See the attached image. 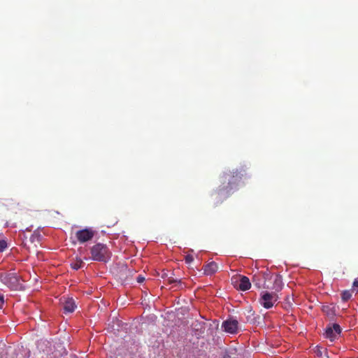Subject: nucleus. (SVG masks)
<instances>
[{"instance_id":"obj_1","label":"nucleus","mask_w":358,"mask_h":358,"mask_svg":"<svg viewBox=\"0 0 358 358\" xmlns=\"http://www.w3.org/2000/svg\"><path fill=\"white\" fill-rule=\"evenodd\" d=\"M243 167L224 172L220 178L221 185L213 195L224 194V198L238 188L239 182L245 174Z\"/></svg>"},{"instance_id":"obj_2","label":"nucleus","mask_w":358,"mask_h":358,"mask_svg":"<svg viewBox=\"0 0 358 358\" xmlns=\"http://www.w3.org/2000/svg\"><path fill=\"white\" fill-rule=\"evenodd\" d=\"M91 259L96 262H107L110 259L111 252L103 243H96L90 248Z\"/></svg>"},{"instance_id":"obj_3","label":"nucleus","mask_w":358,"mask_h":358,"mask_svg":"<svg viewBox=\"0 0 358 358\" xmlns=\"http://www.w3.org/2000/svg\"><path fill=\"white\" fill-rule=\"evenodd\" d=\"M0 281L13 290H17L22 287L19 278L15 273H0Z\"/></svg>"},{"instance_id":"obj_4","label":"nucleus","mask_w":358,"mask_h":358,"mask_svg":"<svg viewBox=\"0 0 358 358\" xmlns=\"http://www.w3.org/2000/svg\"><path fill=\"white\" fill-rule=\"evenodd\" d=\"M278 299V296L276 292L264 291L261 293L259 303L264 308L269 309L273 306Z\"/></svg>"},{"instance_id":"obj_5","label":"nucleus","mask_w":358,"mask_h":358,"mask_svg":"<svg viewBox=\"0 0 358 358\" xmlns=\"http://www.w3.org/2000/svg\"><path fill=\"white\" fill-rule=\"evenodd\" d=\"M96 234V231L91 228H85L83 229L78 230L76 232L75 236L77 241L80 243H84L87 241H91L94 235Z\"/></svg>"},{"instance_id":"obj_6","label":"nucleus","mask_w":358,"mask_h":358,"mask_svg":"<svg viewBox=\"0 0 358 358\" xmlns=\"http://www.w3.org/2000/svg\"><path fill=\"white\" fill-rule=\"evenodd\" d=\"M238 322L236 320L229 319L222 322L224 331L229 334H236L238 331Z\"/></svg>"},{"instance_id":"obj_7","label":"nucleus","mask_w":358,"mask_h":358,"mask_svg":"<svg viewBox=\"0 0 358 358\" xmlns=\"http://www.w3.org/2000/svg\"><path fill=\"white\" fill-rule=\"evenodd\" d=\"M62 303L66 313H73L77 307L75 301L72 298H64Z\"/></svg>"},{"instance_id":"obj_8","label":"nucleus","mask_w":358,"mask_h":358,"mask_svg":"<svg viewBox=\"0 0 358 358\" xmlns=\"http://www.w3.org/2000/svg\"><path fill=\"white\" fill-rule=\"evenodd\" d=\"M218 269L217 264L215 262H211L203 266V273L206 275L214 274Z\"/></svg>"},{"instance_id":"obj_9","label":"nucleus","mask_w":358,"mask_h":358,"mask_svg":"<svg viewBox=\"0 0 358 358\" xmlns=\"http://www.w3.org/2000/svg\"><path fill=\"white\" fill-rule=\"evenodd\" d=\"M237 287L241 291H246L251 287V282L248 277L241 275L239 284Z\"/></svg>"},{"instance_id":"obj_10","label":"nucleus","mask_w":358,"mask_h":358,"mask_svg":"<svg viewBox=\"0 0 358 358\" xmlns=\"http://www.w3.org/2000/svg\"><path fill=\"white\" fill-rule=\"evenodd\" d=\"M322 312L331 320H333L336 316L335 308L331 306H324Z\"/></svg>"},{"instance_id":"obj_11","label":"nucleus","mask_w":358,"mask_h":358,"mask_svg":"<svg viewBox=\"0 0 358 358\" xmlns=\"http://www.w3.org/2000/svg\"><path fill=\"white\" fill-rule=\"evenodd\" d=\"M283 282L281 276H276L273 281V289H275L274 292H278L282 289Z\"/></svg>"},{"instance_id":"obj_12","label":"nucleus","mask_w":358,"mask_h":358,"mask_svg":"<svg viewBox=\"0 0 358 358\" xmlns=\"http://www.w3.org/2000/svg\"><path fill=\"white\" fill-rule=\"evenodd\" d=\"M325 336L326 338L330 339L332 341L336 338L337 334L333 330V328L329 327L326 329Z\"/></svg>"},{"instance_id":"obj_13","label":"nucleus","mask_w":358,"mask_h":358,"mask_svg":"<svg viewBox=\"0 0 358 358\" xmlns=\"http://www.w3.org/2000/svg\"><path fill=\"white\" fill-rule=\"evenodd\" d=\"M84 265V262L81 259H76L74 262L71 264V266L74 270H78L82 268Z\"/></svg>"},{"instance_id":"obj_14","label":"nucleus","mask_w":358,"mask_h":358,"mask_svg":"<svg viewBox=\"0 0 358 358\" xmlns=\"http://www.w3.org/2000/svg\"><path fill=\"white\" fill-rule=\"evenodd\" d=\"M315 352L317 355V356L320 358H329L327 351L325 350H322V348L318 346L316 347Z\"/></svg>"},{"instance_id":"obj_15","label":"nucleus","mask_w":358,"mask_h":358,"mask_svg":"<svg viewBox=\"0 0 358 358\" xmlns=\"http://www.w3.org/2000/svg\"><path fill=\"white\" fill-rule=\"evenodd\" d=\"M352 297V292L350 290H345L341 293L343 301H348Z\"/></svg>"},{"instance_id":"obj_16","label":"nucleus","mask_w":358,"mask_h":358,"mask_svg":"<svg viewBox=\"0 0 358 358\" xmlns=\"http://www.w3.org/2000/svg\"><path fill=\"white\" fill-rule=\"evenodd\" d=\"M41 240V236L40 234L38 233H36V232H34L30 237V241L32 242V243H35V242H37V243H39Z\"/></svg>"},{"instance_id":"obj_17","label":"nucleus","mask_w":358,"mask_h":358,"mask_svg":"<svg viewBox=\"0 0 358 358\" xmlns=\"http://www.w3.org/2000/svg\"><path fill=\"white\" fill-rule=\"evenodd\" d=\"M8 247L7 242L5 240L0 241V252H3Z\"/></svg>"},{"instance_id":"obj_18","label":"nucleus","mask_w":358,"mask_h":358,"mask_svg":"<svg viewBox=\"0 0 358 358\" xmlns=\"http://www.w3.org/2000/svg\"><path fill=\"white\" fill-rule=\"evenodd\" d=\"M168 282L169 284H177V285H181V280L180 279H174L172 277H170L168 278Z\"/></svg>"},{"instance_id":"obj_19","label":"nucleus","mask_w":358,"mask_h":358,"mask_svg":"<svg viewBox=\"0 0 358 358\" xmlns=\"http://www.w3.org/2000/svg\"><path fill=\"white\" fill-rule=\"evenodd\" d=\"M331 327L333 328V330L337 335L341 333V328L338 324H334Z\"/></svg>"},{"instance_id":"obj_20","label":"nucleus","mask_w":358,"mask_h":358,"mask_svg":"<svg viewBox=\"0 0 358 358\" xmlns=\"http://www.w3.org/2000/svg\"><path fill=\"white\" fill-rule=\"evenodd\" d=\"M185 262L187 263V264H190L192 263L193 261H194V257L192 255H187L186 257H185Z\"/></svg>"},{"instance_id":"obj_21","label":"nucleus","mask_w":358,"mask_h":358,"mask_svg":"<svg viewBox=\"0 0 358 358\" xmlns=\"http://www.w3.org/2000/svg\"><path fill=\"white\" fill-rule=\"evenodd\" d=\"M137 282H139V283H141L143 282L144 280H145V278L143 277L142 275H139L138 277H137Z\"/></svg>"},{"instance_id":"obj_22","label":"nucleus","mask_w":358,"mask_h":358,"mask_svg":"<svg viewBox=\"0 0 358 358\" xmlns=\"http://www.w3.org/2000/svg\"><path fill=\"white\" fill-rule=\"evenodd\" d=\"M3 303H4V297L3 295H1L0 294V308L2 307Z\"/></svg>"},{"instance_id":"obj_23","label":"nucleus","mask_w":358,"mask_h":358,"mask_svg":"<svg viewBox=\"0 0 358 358\" xmlns=\"http://www.w3.org/2000/svg\"><path fill=\"white\" fill-rule=\"evenodd\" d=\"M353 287L358 289V280L355 279L353 282Z\"/></svg>"},{"instance_id":"obj_24","label":"nucleus","mask_w":358,"mask_h":358,"mask_svg":"<svg viewBox=\"0 0 358 358\" xmlns=\"http://www.w3.org/2000/svg\"><path fill=\"white\" fill-rule=\"evenodd\" d=\"M253 282L255 283V285L257 288H259H259H261V287H262V286H261L260 283H259V282H255V280H253Z\"/></svg>"},{"instance_id":"obj_25","label":"nucleus","mask_w":358,"mask_h":358,"mask_svg":"<svg viewBox=\"0 0 358 358\" xmlns=\"http://www.w3.org/2000/svg\"><path fill=\"white\" fill-rule=\"evenodd\" d=\"M357 291H358V288H357Z\"/></svg>"}]
</instances>
